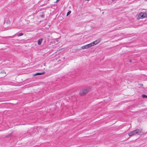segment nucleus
<instances>
[{"label": "nucleus", "mask_w": 147, "mask_h": 147, "mask_svg": "<svg viewBox=\"0 0 147 147\" xmlns=\"http://www.w3.org/2000/svg\"><path fill=\"white\" fill-rule=\"evenodd\" d=\"M146 1H147V0H146Z\"/></svg>", "instance_id": "18"}, {"label": "nucleus", "mask_w": 147, "mask_h": 147, "mask_svg": "<svg viewBox=\"0 0 147 147\" xmlns=\"http://www.w3.org/2000/svg\"><path fill=\"white\" fill-rule=\"evenodd\" d=\"M129 136H131L133 135H136L134 131H133L129 133L128 134Z\"/></svg>", "instance_id": "6"}, {"label": "nucleus", "mask_w": 147, "mask_h": 147, "mask_svg": "<svg viewBox=\"0 0 147 147\" xmlns=\"http://www.w3.org/2000/svg\"><path fill=\"white\" fill-rule=\"evenodd\" d=\"M142 96L143 98H147V95L143 94L142 95Z\"/></svg>", "instance_id": "12"}, {"label": "nucleus", "mask_w": 147, "mask_h": 147, "mask_svg": "<svg viewBox=\"0 0 147 147\" xmlns=\"http://www.w3.org/2000/svg\"><path fill=\"white\" fill-rule=\"evenodd\" d=\"M91 47H92V45L91 43H90L89 44L82 46V49H87Z\"/></svg>", "instance_id": "3"}, {"label": "nucleus", "mask_w": 147, "mask_h": 147, "mask_svg": "<svg viewBox=\"0 0 147 147\" xmlns=\"http://www.w3.org/2000/svg\"><path fill=\"white\" fill-rule=\"evenodd\" d=\"M90 88H85L84 89L81 90L79 92V94L82 96H84L87 94L90 91Z\"/></svg>", "instance_id": "1"}, {"label": "nucleus", "mask_w": 147, "mask_h": 147, "mask_svg": "<svg viewBox=\"0 0 147 147\" xmlns=\"http://www.w3.org/2000/svg\"><path fill=\"white\" fill-rule=\"evenodd\" d=\"M100 42V40H97L92 43H91V44H92V46H93L94 45H96L97 44L99 43Z\"/></svg>", "instance_id": "4"}, {"label": "nucleus", "mask_w": 147, "mask_h": 147, "mask_svg": "<svg viewBox=\"0 0 147 147\" xmlns=\"http://www.w3.org/2000/svg\"><path fill=\"white\" fill-rule=\"evenodd\" d=\"M11 134H9L7 136H6V137H8L9 136H11Z\"/></svg>", "instance_id": "14"}, {"label": "nucleus", "mask_w": 147, "mask_h": 147, "mask_svg": "<svg viewBox=\"0 0 147 147\" xmlns=\"http://www.w3.org/2000/svg\"><path fill=\"white\" fill-rule=\"evenodd\" d=\"M45 73L44 72L42 73H37L35 74L34 76L40 75L44 74Z\"/></svg>", "instance_id": "7"}, {"label": "nucleus", "mask_w": 147, "mask_h": 147, "mask_svg": "<svg viewBox=\"0 0 147 147\" xmlns=\"http://www.w3.org/2000/svg\"><path fill=\"white\" fill-rule=\"evenodd\" d=\"M139 17H140L141 18H144V12H141L139 13Z\"/></svg>", "instance_id": "5"}, {"label": "nucleus", "mask_w": 147, "mask_h": 147, "mask_svg": "<svg viewBox=\"0 0 147 147\" xmlns=\"http://www.w3.org/2000/svg\"><path fill=\"white\" fill-rule=\"evenodd\" d=\"M144 18L147 17V13H144Z\"/></svg>", "instance_id": "11"}, {"label": "nucleus", "mask_w": 147, "mask_h": 147, "mask_svg": "<svg viewBox=\"0 0 147 147\" xmlns=\"http://www.w3.org/2000/svg\"><path fill=\"white\" fill-rule=\"evenodd\" d=\"M40 17L42 18H44V15H41Z\"/></svg>", "instance_id": "15"}, {"label": "nucleus", "mask_w": 147, "mask_h": 147, "mask_svg": "<svg viewBox=\"0 0 147 147\" xmlns=\"http://www.w3.org/2000/svg\"><path fill=\"white\" fill-rule=\"evenodd\" d=\"M141 86H143V85L142 84H140Z\"/></svg>", "instance_id": "17"}, {"label": "nucleus", "mask_w": 147, "mask_h": 147, "mask_svg": "<svg viewBox=\"0 0 147 147\" xmlns=\"http://www.w3.org/2000/svg\"><path fill=\"white\" fill-rule=\"evenodd\" d=\"M60 0H57L56 1V2H55V3H57V2H58Z\"/></svg>", "instance_id": "16"}, {"label": "nucleus", "mask_w": 147, "mask_h": 147, "mask_svg": "<svg viewBox=\"0 0 147 147\" xmlns=\"http://www.w3.org/2000/svg\"><path fill=\"white\" fill-rule=\"evenodd\" d=\"M23 34H24L23 33H20L18 34L17 36H21L23 35Z\"/></svg>", "instance_id": "9"}, {"label": "nucleus", "mask_w": 147, "mask_h": 147, "mask_svg": "<svg viewBox=\"0 0 147 147\" xmlns=\"http://www.w3.org/2000/svg\"><path fill=\"white\" fill-rule=\"evenodd\" d=\"M42 39L40 38L39 39L38 41V45H40L42 41Z\"/></svg>", "instance_id": "8"}, {"label": "nucleus", "mask_w": 147, "mask_h": 147, "mask_svg": "<svg viewBox=\"0 0 147 147\" xmlns=\"http://www.w3.org/2000/svg\"><path fill=\"white\" fill-rule=\"evenodd\" d=\"M135 134L136 135H140L142 133V129H136L134 130Z\"/></svg>", "instance_id": "2"}, {"label": "nucleus", "mask_w": 147, "mask_h": 147, "mask_svg": "<svg viewBox=\"0 0 147 147\" xmlns=\"http://www.w3.org/2000/svg\"><path fill=\"white\" fill-rule=\"evenodd\" d=\"M1 73L2 74H6L5 72L4 71H1Z\"/></svg>", "instance_id": "13"}, {"label": "nucleus", "mask_w": 147, "mask_h": 147, "mask_svg": "<svg viewBox=\"0 0 147 147\" xmlns=\"http://www.w3.org/2000/svg\"><path fill=\"white\" fill-rule=\"evenodd\" d=\"M71 11H70V10H69V11H68L67 12V13L66 16H68V15H69L70 14V13H71Z\"/></svg>", "instance_id": "10"}]
</instances>
